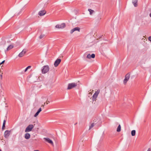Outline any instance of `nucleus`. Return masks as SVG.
<instances>
[{"label": "nucleus", "mask_w": 151, "mask_h": 151, "mask_svg": "<svg viewBox=\"0 0 151 151\" xmlns=\"http://www.w3.org/2000/svg\"><path fill=\"white\" fill-rule=\"evenodd\" d=\"M50 67L48 65L44 66L41 69L42 73L43 74H45L48 73L50 70Z\"/></svg>", "instance_id": "f257e3e1"}, {"label": "nucleus", "mask_w": 151, "mask_h": 151, "mask_svg": "<svg viewBox=\"0 0 151 151\" xmlns=\"http://www.w3.org/2000/svg\"><path fill=\"white\" fill-rule=\"evenodd\" d=\"M100 92V90L99 89H98L96 91H95V92L92 96V100L93 101H96V98Z\"/></svg>", "instance_id": "f03ea898"}, {"label": "nucleus", "mask_w": 151, "mask_h": 151, "mask_svg": "<svg viewBox=\"0 0 151 151\" xmlns=\"http://www.w3.org/2000/svg\"><path fill=\"white\" fill-rule=\"evenodd\" d=\"M34 126L32 124L29 125L26 128L25 132H31L34 128Z\"/></svg>", "instance_id": "7ed1b4c3"}, {"label": "nucleus", "mask_w": 151, "mask_h": 151, "mask_svg": "<svg viewBox=\"0 0 151 151\" xmlns=\"http://www.w3.org/2000/svg\"><path fill=\"white\" fill-rule=\"evenodd\" d=\"M130 77V74L129 73H127V74L125 77V78L123 81V83L124 85H125L129 80V78Z\"/></svg>", "instance_id": "20e7f679"}, {"label": "nucleus", "mask_w": 151, "mask_h": 151, "mask_svg": "<svg viewBox=\"0 0 151 151\" xmlns=\"http://www.w3.org/2000/svg\"><path fill=\"white\" fill-rule=\"evenodd\" d=\"M66 25L65 23H62L61 24H58L56 25L55 27L56 28L63 29L65 27Z\"/></svg>", "instance_id": "39448f33"}, {"label": "nucleus", "mask_w": 151, "mask_h": 151, "mask_svg": "<svg viewBox=\"0 0 151 151\" xmlns=\"http://www.w3.org/2000/svg\"><path fill=\"white\" fill-rule=\"evenodd\" d=\"M27 51V50L26 49H23L22 51L20 52L18 55V56L19 58L23 57L25 54L26 53Z\"/></svg>", "instance_id": "423d86ee"}, {"label": "nucleus", "mask_w": 151, "mask_h": 151, "mask_svg": "<svg viewBox=\"0 0 151 151\" xmlns=\"http://www.w3.org/2000/svg\"><path fill=\"white\" fill-rule=\"evenodd\" d=\"M77 86V84L75 83H71L68 84V89H70Z\"/></svg>", "instance_id": "0eeeda50"}, {"label": "nucleus", "mask_w": 151, "mask_h": 151, "mask_svg": "<svg viewBox=\"0 0 151 151\" xmlns=\"http://www.w3.org/2000/svg\"><path fill=\"white\" fill-rule=\"evenodd\" d=\"M61 60L60 59H57L54 63V65L55 67H57L60 63Z\"/></svg>", "instance_id": "6e6552de"}, {"label": "nucleus", "mask_w": 151, "mask_h": 151, "mask_svg": "<svg viewBox=\"0 0 151 151\" xmlns=\"http://www.w3.org/2000/svg\"><path fill=\"white\" fill-rule=\"evenodd\" d=\"M10 131L6 130L4 133V137L6 138H8L10 134Z\"/></svg>", "instance_id": "1a4fd4ad"}, {"label": "nucleus", "mask_w": 151, "mask_h": 151, "mask_svg": "<svg viewBox=\"0 0 151 151\" xmlns=\"http://www.w3.org/2000/svg\"><path fill=\"white\" fill-rule=\"evenodd\" d=\"M44 139L47 142L49 143L51 145H53V143L51 139H50L49 138H44Z\"/></svg>", "instance_id": "9d476101"}, {"label": "nucleus", "mask_w": 151, "mask_h": 151, "mask_svg": "<svg viewBox=\"0 0 151 151\" xmlns=\"http://www.w3.org/2000/svg\"><path fill=\"white\" fill-rule=\"evenodd\" d=\"M80 28L78 27H75L72 29L70 31V33L72 34L74 32L76 31H78V32L80 31Z\"/></svg>", "instance_id": "9b49d317"}, {"label": "nucleus", "mask_w": 151, "mask_h": 151, "mask_svg": "<svg viewBox=\"0 0 151 151\" xmlns=\"http://www.w3.org/2000/svg\"><path fill=\"white\" fill-rule=\"evenodd\" d=\"M46 13L45 10H43L40 11L39 12L38 14L40 16H42L44 15Z\"/></svg>", "instance_id": "f8f14e48"}, {"label": "nucleus", "mask_w": 151, "mask_h": 151, "mask_svg": "<svg viewBox=\"0 0 151 151\" xmlns=\"http://www.w3.org/2000/svg\"><path fill=\"white\" fill-rule=\"evenodd\" d=\"M95 57V55L94 54H92L91 55L90 54H88L86 58L88 59H91V58H94Z\"/></svg>", "instance_id": "ddd939ff"}, {"label": "nucleus", "mask_w": 151, "mask_h": 151, "mask_svg": "<svg viewBox=\"0 0 151 151\" xmlns=\"http://www.w3.org/2000/svg\"><path fill=\"white\" fill-rule=\"evenodd\" d=\"M30 135L29 133H26L24 134V138L25 139H28L30 138Z\"/></svg>", "instance_id": "4468645a"}, {"label": "nucleus", "mask_w": 151, "mask_h": 151, "mask_svg": "<svg viewBox=\"0 0 151 151\" xmlns=\"http://www.w3.org/2000/svg\"><path fill=\"white\" fill-rule=\"evenodd\" d=\"M41 111L42 109L41 108H40L38 110L37 112L35 114V115H34V116L35 117H36V116H37L39 114V113Z\"/></svg>", "instance_id": "2eb2a0df"}, {"label": "nucleus", "mask_w": 151, "mask_h": 151, "mask_svg": "<svg viewBox=\"0 0 151 151\" xmlns=\"http://www.w3.org/2000/svg\"><path fill=\"white\" fill-rule=\"evenodd\" d=\"M132 3L133 4L134 6L135 7H136L137 6V0H133Z\"/></svg>", "instance_id": "dca6fc26"}, {"label": "nucleus", "mask_w": 151, "mask_h": 151, "mask_svg": "<svg viewBox=\"0 0 151 151\" xmlns=\"http://www.w3.org/2000/svg\"><path fill=\"white\" fill-rule=\"evenodd\" d=\"M14 47V46L13 45H10L7 48H6V51H8L12 49Z\"/></svg>", "instance_id": "f3484780"}, {"label": "nucleus", "mask_w": 151, "mask_h": 151, "mask_svg": "<svg viewBox=\"0 0 151 151\" xmlns=\"http://www.w3.org/2000/svg\"><path fill=\"white\" fill-rule=\"evenodd\" d=\"M88 10L90 14L91 15H92L93 13H94V11L92 10L91 9H88Z\"/></svg>", "instance_id": "a211bd4d"}, {"label": "nucleus", "mask_w": 151, "mask_h": 151, "mask_svg": "<svg viewBox=\"0 0 151 151\" xmlns=\"http://www.w3.org/2000/svg\"><path fill=\"white\" fill-rule=\"evenodd\" d=\"M121 126L119 124V125L118 127H117L116 131L117 132H119L121 131Z\"/></svg>", "instance_id": "6ab92c4d"}, {"label": "nucleus", "mask_w": 151, "mask_h": 151, "mask_svg": "<svg viewBox=\"0 0 151 151\" xmlns=\"http://www.w3.org/2000/svg\"><path fill=\"white\" fill-rule=\"evenodd\" d=\"M136 131L135 130H133L131 132V135L132 136H134L135 135Z\"/></svg>", "instance_id": "aec40b11"}, {"label": "nucleus", "mask_w": 151, "mask_h": 151, "mask_svg": "<svg viewBox=\"0 0 151 151\" xmlns=\"http://www.w3.org/2000/svg\"><path fill=\"white\" fill-rule=\"evenodd\" d=\"M94 123H92L91 125L89 127V129H90L92 128L94 126Z\"/></svg>", "instance_id": "412c9836"}, {"label": "nucleus", "mask_w": 151, "mask_h": 151, "mask_svg": "<svg viewBox=\"0 0 151 151\" xmlns=\"http://www.w3.org/2000/svg\"><path fill=\"white\" fill-rule=\"evenodd\" d=\"M31 66H28L27 68H26L25 69V70H24V71L25 72H26L28 69H29L31 68Z\"/></svg>", "instance_id": "4be33fe9"}, {"label": "nucleus", "mask_w": 151, "mask_h": 151, "mask_svg": "<svg viewBox=\"0 0 151 151\" xmlns=\"http://www.w3.org/2000/svg\"><path fill=\"white\" fill-rule=\"evenodd\" d=\"M44 36V35L43 34H41L39 37V38L40 39H42Z\"/></svg>", "instance_id": "5701e85b"}, {"label": "nucleus", "mask_w": 151, "mask_h": 151, "mask_svg": "<svg viewBox=\"0 0 151 151\" xmlns=\"http://www.w3.org/2000/svg\"><path fill=\"white\" fill-rule=\"evenodd\" d=\"M5 127V124H3L2 129H4Z\"/></svg>", "instance_id": "b1692460"}, {"label": "nucleus", "mask_w": 151, "mask_h": 151, "mask_svg": "<svg viewBox=\"0 0 151 151\" xmlns=\"http://www.w3.org/2000/svg\"><path fill=\"white\" fill-rule=\"evenodd\" d=\"M149 40L151 42V36H150L148 38Z\"/></svg>", "instance_id": "393cba45"}, {"label": "nucleus", "mask_w": 151, "mask_h": 151, "mask_svg": "<svg viewBox=\"0 0 151 151\" xmlns=\"http://www.w3.org/2000/svg\"><path fill=\"white\" fill-rule=\"evenodd\" d=\"M4 62H5L4 60L3 61H2L1 63H0V65L1 64H3L4 63Z\"/></svg>", "instance_id": "a878e982"}, {"label": "nucleus", "mask_w": 151, "mask_h": 151, "mask_svg": "<svg viewBox=\"0 0 151 151\" xmlns=\"http://www.w3.org/2000/svg\"><path fill=\"white\" fill-rule=\"evenodd\" d=\"M147 151H151V149H150V148H149L148 149Z\"/></svg>", "instance_id": "bb28decb"}, {"label": "nucleus", "mask_w": 151, "mask_h": 151, "mask_svg": "<svg viewBox=\"0 0 151 151\" xmlns=\"http://www.w3.org/2000/svg\"><path fill=\"white\" fill-rule=\"evenodd\" d=\"M1 84H0V92H1Z\"/></svg>", "instance_id": "cd10ccee"}, {"label": "nucleus", "mask_w": 151, "mask_h": 151, "mask_svg": "<svg viewBox=\"0 0 151 151\" xmlns=\"http://www.w3.org/2000/svg\"><path fill=\"white\" fill-rule=\"evenodd\" d=\"M142 40H143V41H144V42H145V39L144 38H142Z\"/></svg>", "instance_id": "c85d7f7f"}, {"label": "nucleus", "mask_w": 151, "mask_h": 151, "mask_svg": "<svg viewBox=\"0 0 151 151\" xmlns=\"http://www.w3.org/2000/svg\"><path fill=\"white\" fill-rule=\"evenodd\" d=\"M6 122V121L5 120H4L3 124H5V123Z\"/></svg>", "instance_id": "c756f323"}, {"label": "nucleus", "mask_w": 151, "mask_h": 151, "mask_svg": "<svg viewBox=\"0 0 151 151\" xmlns=\"http://www.w3.org/2000/svg\"><path fill=\"white\" fill-rule=\"evenodd\" d=\"M150 16L151 17V13L150 14Z\"/></svg>", "instance_id": "7c9ffc66"}, {"label": "nucleus", "mask_w": 151, "mask_h": 151, "mask_svg": "<svg viewBox=\"0 0 151 151\" xmlns=\"http://www.w3.org/2000/svg\"><path fill=\"white\" fill-rule=\"evenodd\" d=\"M34 151H39V150H35Z\"/></svg>", "instance_id": "2f4dec72"}, {"label": "nucleus", "mask_w": 151, "mask_h": 151, "mask_svg": "<svg viewBox=\"0 0 151 151\" xmlns=\"http://www.w3.org/2000/svg\"><path fill=\"white\" fill-rule=\"evenodd\" d=\"M5 45H6V42H5Z\"/></svg>", "instance_id": "473e14b6"}, {"label": "nucleus", "mask_w": 151, "mask_h": 151, "mask_svg": "<svg viewBox=\"0 0 151 151\" xmlns=\"http://www.w3.org/2000/svg\"><path fill=\"white\" fill-rule=\"evenodd\" d=\"M1 77L2 78V75H1Z\"/></svg>", "instance_id": "72a5a7b5"}, {"label": "nucleus", "mask_w": 151, "mask_h": 151, "mask_svg": "<svg viewBox=\"0 0 151 151\" xmlns=\"http://www.w3.org/2000/svg\"><path fill=\"white\" fill-rule=\"evenodd\" d=\"M42 86V85H41V86H40V87H41V86Z\"/></svg>", "instance_id": "f704fd0d"}, {"label": "nucleus", "mask_w": 151, "mask_h": 151, "mask_svg": "<svg viewBox=\"0 0 151 151\" xmlns=\"http://www.w3.org/2000/svg\"><path fill=\"white\" fill-rule=\"evenodd\" d=\"M0 151H1V150L0 149Z\"/></svg>", "instance_id": "c9c22d12"}]
</instances>
